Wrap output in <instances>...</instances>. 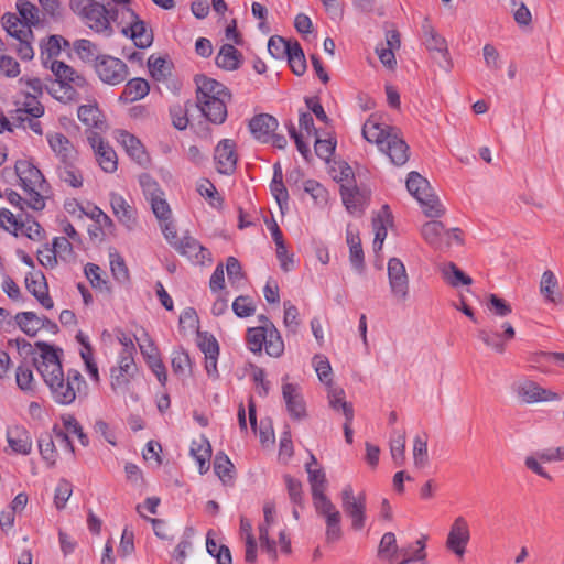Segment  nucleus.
I'll list each match as a JSON object with an SVG mask.
<instances>
[{
	"instance_id": "nucleus-41",
	"label": "nucleus",
	"mask_w": 564,
	"mask_h": 564,
	"mask_svg": "<svg viewBox=\"0 0 564 564\" xmlns=\"http://www.w3.org/2000/svg\"><path fill=\"white\" fill-rule=\"evenodd\" d=\"M216 65L226 70H235L241 63V53L232 44H224L217 56Z\"/></svg>"
},
{
	"instance_id": "nucleus-29",
	"label": "nucleus",
	"mask_w": 564,
	"mask_h": 564,
	"mask_svg": "<svg viewBox=\"0 0 564 564\" xmlns=\"http://www.w3.org/2000/svg\"><path fill=\"white\" fill-rule=\"evenodd\" d=\"M77 160L72 159L57 163L55 167L59 182L72 188H80L84 184V174L76 164Z\"/></svg>"
},
{
	"instance_id": "nucleus-30",
	"label": "nucleus",
	"mask_w": 564,
	"mask_h": 564,
	"mask_svg": "<svg viewBox=\"0 0 564 564\" xmlns=\"http://www.w3.org/2000/svg\"><path fill=\"white\" fill-rule=\"evenodd\" d=\"M278 127V120L269 113L257 115L249 122V129L252 135L263 143L270 141L271 133H273Z\"/></svg>"
},
{
	"instance_id": "nucleus-2",
	"label": "nucleus",
	"mask_w": 564,
	"mask_h": 564,
	"mask_svg": "<svg viewBox=\"0 0 564 564\" xmlns=\"http://www.w3.org/2000/svg\"><path fill=\"white\" fill-rule=\"evenodd\" d=\"M58 83V89L55 90V98L62 102H77L87 98L91 93V87L87 79L69 65L61 61H52L47 65Z\"/></svg>"
},
{
	"instance_id": "nucleus-42",
	"label": "nucleus",
	"mask_w": 564,
	"mask_h": 564,
	"mask_svg": "<svg viewBox=\"0 0 564 564\" xmlns=\"http://www.w3.org/2000/svg\"><path fill=\"white\" fill-rule=\"evenodd\" d=\"M191 454L198 464L199 473H206L209 469V460L212 456L209 442L204 437L194 440L191 445Z\"/></svg>"
},
{
	"instance_id": "nucleus-61",
	"label": "nucleus",
	"mask_w": 564,
	"mask_h": 564,
	"mask_svg": "<svg viewBox=\"0 0 564 564\" xmlns=\"http://www.w3.org/2000/svg\"><path fill=\"white\" fill-rule=\"evenodd\" d=\"M232 311L240 318L252 316L256 312L254 301L250 296L240 295L235 299Z\"/></svg>"
},
{
	"instance_id": "nucleus-24",
	"label": "nucleus",
	"mask_w": 564,
	"mask_h": 564,
	"mask_svg": "<svg viewBox=\"0 0 564 564\" xmlns=\"http://www.w3.org/2000/svg\"><path fill=\"white\" fill-rule=\"evenodd\" d=\"M26 290L39 301L46 310L54 307V302L48 294L46 279L42 272H30L25 276Z\"/></svg>"
},
{
	"instance_id": "nucleus-55",
	"label": "nucleus",
	"mask_w": 564,
	"mask_h": 564,
	"mask_svg": "<svg viewBox=\"0 0 564 564\" xmlns=\"http://www.w3.org/2000/svg\"><path fill=\"white\" fill-rule=\"evenodd\" d=\"M347 243L350 250V262L356 269L364 267V251L358 234L347 229Z\"/></svg>"
},
{
	"instance_id": "nucleus-12",
	"label": "nucleus",
	"mask_w": 564,
	"mask_h": 564,
	"mask_svg": "<svg viewBox=\"0 0 564 564\" xmlns=\"http://www.w3.org/2000/svg\"><path fill=\"white\" fill-rule=\"evenodd\" d=\"M87 140L94 150V154L101 170L106 173H115L118 169V156L112 147L108 142H105L102 137L96 131H89Z\"/></svg>"
},
{
	"instance_id": "nucleus-23",
	"label": "nucleus",
	"mask_w": 564,
	"mask_h": 564,
	"mask_svg": "<svg viewBox=\"0 0 564 564\" xmlns=\"http://www.w3.org/2000/svg\"><path fill=\"white\" fill-rule=\"evenodd\" d=\"M117 140L123 147L127 154L139 165L145 166L150 163V156L143 143L134 134L127 130H119Z\"/></svg>"
},
{
	"instance_id": "nucleus-19",
	"label": "nucleus",
	"mask_w": 564,
	"mask_h": 564,
	"mask_svg": "<svg viewBox=\"0 0 564 564\" xmlns=\"http://www.w3.org/2000/svg\"><path fill=\"white\" fill-rule=\"evenodd\" d=\"M214 160L220 174L230 175L237 166L238 155L236 143L231 139H223L215 148Z\"/></svg>"
},
{
	"instance_id": "nucleus-44",
	"label": "nucleus",
	"mask_w": 564,
	"mask_h": 564,
	"mask_svg": "<svg viewBox=\"0 0 564 564\" xmlns=\"http://www.w3.org/2000/svg\"><path fill=\"white\" fill-rule=\"evenodd\" d=\"M405 431L394 430L390 436V453L395 465L402 466L405 463Z\"/></svg>"
},
{
	"instance_id": "nucleus-10",
	"label": "nucleus",
	"mask_w": 564,
	"mask_h": 564,
	"mask_svg": "<svg viewBox=\"0 0 564 564\" xmlns=\"http://www.w3.org/2000/svg\"><path fill=\"white\" fill-rule=\"evenodd\" d=\"M316 513L325 520V541L334 544L343 538L341 514L328 497L313 502Z\"/></svg>"
},
{
	"instance_id": "nucleus-37",
	"label": "nucleus",
	"mask_w": 564,
	"mask_h": 564,
	"mask_svg": "<svg viewBox=\"0 0 564 564\" xmlns=\"http://www.w3.org/2000/svg\"><path fill=\"white\" fill-rule=\"evenodd\" d=\"M316 465L317 460L315 456L311 455V462L306 464L305 468L308 474V482L311 485L313 502H316L327 497L324 492L326 488L325 473L321 468H313V466Z\"/></svg>"
},
{
	"instance_id": "nucleus-64",
	"label": "nucleus",
	"mask_w": 564,
	"mask_h": 564,
	"mask_svg": "<svg viewBox=\"0 0 564 564\" xmlns=\"http://www.w3.org/2000/svg\"><path fill=\"white\" fill-rule=\"evenodd\" d=\"M139 183L148 200L164 194L158 182L150 174H141Z\"/></svg>"
},
{
	"instance_id": "nucleus-6",
	"label": "nucleus",
	"mask_w": 564,
	"mask_h": 564,
	"mask_svg": "<svg viewBox=\"0 0 564 564\" xmlns=\"http://www.w3.org/2000/svg\"><path fill=\"white\" fill-rule=\"evenodd\" d=\"M1 24L7 33L19 42L17 46L19 57L23 61H31L34 57L31 45L34 35L29 23L23 22L17 14L8 12L1 18Z\"/></svg>"
},
{
	"instance_id": "nucleus-1",
	"label": "nucleus",
	"mask_w": 564,
	"mask_h": 564,
	"mask_svg": "<svg viewBox=\"0 0 564 564\" xmlns=\"http://www.w3.org/2000/svg\"><path fill=\"white\" fill-rule=\"evenodd\" d=\"M41 352L33 359L34 366L41 373L44 382L51 391L53 400L62 405H69L83 389H86V381L76 369H69L64 375L57 350L46 343H37Z\"/></svg>"
},
{
	"instance_id": "nucleus-38",
	"label": "nucleus",
	"mask_w": 564,
	"mask_h": 564,
	"mask_svg": "<svg viewBox=\"0 0 564 564\" xmlns=\"http://www.w3.org/2000/svg\"><path fill=\"white\" fill-rule=\"evenodd\" d=\"M240 536L245 541V561L248 564H256L258 545L252 532L251 521L245 517L240 519Z\"/></svg>"
},
{
	"instance_id": "nucleus-53",
	"label": "nucleus",
	"mask_w": 564,
	"mask_h": 564,
	"mask_svg": "<svg viewBox=\"0 0 564 564\" xmlns=\"http://www.w3.org/2000/svg\"><path fill=\"white\" fill-rule=\"evenodd\" d=\"M19 227V235H23L31 240L40 241L44 238V229L29 215L22 217Z\"/></svg>"
},
{
	"instance_id": "nucleus-60",
	"label": "nucleus",
	"mask_w": 564,
	"mask_h": 564,
	"mask_svg": "<svg viewBox=\"0 0 564 564\" xmlns=\"http://www.w3.org/2000/svg\"><path fill=\"white\" fill-rule=\"evenodd\" d=\"M293 42L286 41L279 35H273L268 42L269 53L276 59L283 58L288 55Z\"/></svg>"
},
{
	"instance_id": "nucleus-5",
	"label": "nucleus",
	"mask_w": 564,
	"mask_h": 564,
	"mask_svg": "<svg viewBox=\"0 0 564 564\" xmlns=\"http://www.w3.org/2000/svg\"><path fill=\"white\" fill-rule=\"evenodd\" d=\"M406 189L417 200L423 214L429 218H440L445 214L437 195H435L429 181L420 173L413 171L408 174Z\"/></svg>"
},
{
	"instance_id": "nucleus-8",
	"label": "nucleus",
	"mask_w": 564,
	"mask_h": 564,
	"mask_svg": "<svg viewBox=\"0 0 564 564\" xmlns=\"http://www.w3.org/2000/svg\"><path fill=\"white\" fill-rule=\"evenodd\" d=\"M421 234L424 240L435 250H447L453 241L462 243L460 230L458 228L446 229L438 220H430L423 224Z\"/></svg>"
},
{
	"instance_id": "nucleus-3",
	"label": "nucleus",
	"mask_w": 564,
	"mask_h": 564,
	"mask_svg": "<svg viewBox=\"0 0 564 564\" xmlns=\"http://www.w3.org/2000/svg\"><path fill=\"white\" fill-rule=\"evenodd\" d=\"M72 11L80 18L91 31L109 37L113 34L111 21L113 12L96 0H69Z\"/></svg>"
},
{
	"instance_id": "nucleus-56",
	"label": "nucleus",
	"mask_w": 564,
	"mask_h": 564,
	"mask_svg": "<svg viewBox=\"0 0 564 564\" xmlns=\"http://www.w3.org/2000/svg\"><path fill=\"white\" fill-rule=\"evenodd\" d=\"M345 398H346V394L341 388L336 387L334 384H329V387H327V400H328L329 406L334 411H341L344 415H345L346 406L354 409L352 404L347 402Z\"/></svg>"
},
{
	"instance_id": "nucleus-57",
	"label": "nucleus",
	"mask_w": 564,
	"mask_h": 564,
	"mask_svg": "<svg viewBox=\"0 0 564 564\" xmlns=\"http://www.w3.org/2000/svg\"><path fill=\"white\" fill-rule=\"evenodd\" d=\"M61 422L68 435H76L83 446H87L89 444L88 436L84 433L80 423L73 414H63L61 416Z\"/></svg>"
},
{
	"instance_id": "nucleus-46",
	"label": "nucleus",
	"mask_w": 564,
	"mask_h": 564,
	"mask_svg": "<svg viewBox=\"0 0 564 564\" xmlns=\"http://www.w3.org/2000/svg\"><path fill=\"white\" fill-rule=\"evenodd\" d=\"M378 556L393 563L399 556V547L394 533L387 532L382 535L379 547Z\"/></svg>"
},
{
	"instance_id": "nucleus-9",
	"label": "nucleus",
	"mask_w": 564,
	"mask_h": 564,
	"mask_svg": "<svg viewBox=\"0 0 564 564\" xmlns=\"http://www.w3.org/2000/svg\"><path fill=\"white\" fill-rule=\"evenodd\" d=\"M341 508L346 516L351 520V529L360 531L366 524V495L365 492L354 494L351 485H346L341 492Z\"/></svg>"
},
{
	"instance_id": "nucleus-17",
	"label": "nucleus",
	"mask_w": 564,
	"mask_h": 564,
	"mask_svg": "<svg viewBox=\"0 0 564 564\" xmlns=\"http://www.w3.org/2000/svg\"><path fill=\"white\" fill-rule=\"evenodd\" d=\"M388 278L392 295L399 301H405L409 295V276L400 259L391 258L388 261Z\"/></svg>"
},
{
	"instance_id": "nucleus-49",
	"label": "nucleus",
	"mask_w": 564,
	"mask_h": 564,
	"mask_svg": "<svg viewBox=\"0 0 564 564\" xmlns=\"http://www.w3.org/2000/svg\"><path fill=\"white\" fill-rule=\"evenodd\" d=\"M39 97L40 96L25 95L24 93H21L18 100L15 101V104L20 106L19 111L25 112L32 116L34 119L43 116L44 107L39 101Z\"/></svg>"
},
{
	"instance_id": "nucleus-36",
	"label": "nucleus",
	"mask_w": 564,
	"mask_h": 564,
	"mask_svg": "<svg viewBox=\"0 0 564 564\" xmlns=\"http://www.w3.org/2000/svg\"><path fill=\"white\" fill-rule=\"evenodd\" d=\"M7 441L11 449L21 455H29L32 451V437L23 426H13L7 432Z\"/></svg>"
},
{
	"instance_id": "nucleus-35",
	"label": "nucleus",
	"mask_w": 564,
	"mask_h": 564,
	"mask_svg": "<svg viewBox=\"0 0 564 564\" xmlns=\"http://www.w3.org/2000/svg\"><path fill=\"white\" fill-rule=\"evenodd\" d=\"M231 98H215L209 101L197 102V107L203 116L215 124H221L227 118V104Z\"/></svg>"
},
{
	"instance_id": "nucleus-20",
	"label": "nucleus",
	"mask_w": 564,
	"mask_h": 564,
	"mask_svg": "<svg viewBox=\"0 0 564 564\" xmlns=\"http://www.w3.org/2000/svg\"><path fill=\"white\" fill-rule=\"evenodd\" d=\"M264 520L259 524V541L262 550L273 560L278 558L276 542L271 539L270 530L275 523V508L273 503L263 507Z\"/></svg>"
},
{
	"instance_id": "nucleus-28",
	"label": "nucleus",
	"mask_w": 564,
	"mask_h": 564,
	"mask_svg": "<svg viewBox=\"0 0 564 564\" xmlns=\"http://www.w3.org/2000/svg\"><path fill=\"white\" fill-rule=\"evenodd\" d=\"M174 249L196 263H204L206 260L210 261L212 259L210 252L198 240L188 235L183 236Z\"/></svg>"
},
{
	"instance_id": "nucleus-62",
	"label": "nucleus",
	"mask_w": 564,
	"mask_h": 564,
	"mask_svg": "<svg viewBox=\"0 0 564 564\" xmlns=\"http://www.w3.org/2000/svg\"><path fill=\"white\" fill-rule=\"evenodd\" d=\"M22 215H14L7 208L0 209V226L8 232L19 236V226L22 219Z\"/></svg>"
},
{
	"instance_id": "nucleus-32",
	"label": "nucleus",
	"mask_w": 564,
	"mask_h": 564,
	"mask_svg": "<svg viewBox=\"0 0 564 564\" xmlns=\"http://www.w3.org/2000/svg\"><path fill=\"white\" fill-rule=\"evenodd\" d=\"M384 152L391 160V162L398 166L405 164L409 160V145L399 135L398 129L391 133L390 138L384 143Z\"/></svg>"
},
{
	"instance_id": "nucleus-45",
	"label": "nucleus",
	"mask_w": 564,
	"mask_h": 564,
	"mask_svg": "<svg viewBox=\"0 0 564 564\" xmlns=\"http://www.w3.org/2000/svg\"><path fill=\"white\" fill-rule=\"evenodd\" d=\"M74 51L84 63L96 64L98 54V46L89 40L79 39L74 42Z\"/></svg>"
},
{
	"instance_id": "nucleus-59",
	"label": "nucleus",
	"mask_w": 564,
	"mask_h": 564,
	"mask_svg": "<svg viewBox=\"0 0 564 564\" xmlns=\"http://www.w3.org/2000/svg\"><path fill=\"white\" fill-rule=\"evenodd\" d=\"M17 10L19 12V18L29 23L30 28L39 23V9L36 6L31 3L28 0H18L17 1Z\"/></svg>"
},
{
	"instance_id": "nucleus-34",
	"label": "nucleus",
	"mask_w": 564,
	"mask_h": 564,
	"mask_svg": "<svg viewBox=\"0 0 564 564\" xmlns=\"http://www.w3.org/2000/svg\"><path fill=\"white\" fill-rule=\"evenodd\" d=\"M386 46L381 44L376 47V53L380 62L388 68L393 69L397 61L394 56V51L399 50L401 46L400 33L398 30H389L386 33Z\"/></svg>"
},
{
	"instance_id": "nucleus-31",
	"label": "nucleus",
	"mask_w": 564,
	"mask_h": 564,
	"mask_svg": "<svg viewBox=\"0 0 564 564\" xmlns=\"http://www.w3.org/2000/svg\"><path fill=\"white\" fill-rule=\"evenodd\" d=\"M110 205L113 215L118 221L121 223L128 229H133L137 225V213L135 209L119 194H110Z\"/></svg>"
},
{
	"instance_id": "nucleus-63",
	"label": "nucleus",
	"mask_w": 564,
	"mask_h": 564,
	"mask_svg": "<svg viewBox=\"0 0 564 564\" xmlns=\"http://www.w3.org/2000/svg\"><path fill=\"white\" fill-rule=\"evenodd\" d=\"M487 308L492 315L498 317L508 316L512 312L511 305L496 294L488 296Z\"/></svg>"
},
{
	"instance_id": "nucleus-51",
	"label": "nucleus",
	"mask_w": 564,
	"mask_h": 564,
	"mask_svg": "<svg viewBox=\"0 0 564 564\" xmlns=\"http://www.w3.org/2000/svg\"><path fill=\"white\" fill-rule=\"evenodd\" d=\"M286 57L292 72L296 76H301L305 73L306 59L304 52L297 41H293V45L291 46Z\"/></svg>"
},
{
	"instance_id": "nucleus-33",
	"label": "nucleus",
	"mask_w": 564,
	"mask_h": 564,
	"mask_svg": "<svg viewBox=\"0 0 564 564\" xmlns=\"http://www.w3.org/2000/svg\"><path fill=\"white\" fill-rule=\"evenodd\" d=\"M540 293L546 303L561 305L564 302V296L560 289L558 280L554 272L551 270L544 271L541 276Z\"/></svg>"
},
{
	"instance_id": "nucleus-50",
	"label": "nucleus",
	"mask_w": 564,
	"mask_h": 564,
	"mask_svg": "<svg viewBox=\"0 0 564 564\" xmlns=\"http://www.w3.org/2000/svg\"><path fill=\"white\" fill-rule=\"evenodd\" d=\"M15 382L20 390L28 394H34L36 383L32 369L26 365H19L15 370Z\"/></svg>"
},
{
	"instance_id": "nucleus-18",
	"label": "nucleus",
	"mask_w": 564,
	"mask_h": 564,
	"mask_svg": "<svg viewBox=\"0 0 564 564\" xmlns=\"http://www.w3.org/2000/svg\"><path fill=\"white\" fill-rule=\"evenodd\" d=\"M137 367L133 356L120 355L119 365L110 371L111 388L116 393H126L129 390L131 379L134 377Z\"/></svg>"
},
{
	"instance_id": "nucleus-43",
	"label": "nucleus",
	"mask_w": 564,
	"mask_h": 564,
	"mask_svg": "<svg viewBox=\"0 0 564 564\" xmlns=\"http://www.w3.org/2000/svg\"><path fill=\"white\" fill-rule=\"evenodd\" d=\"M443 279L453 288L470 285L473 280L465 274L454 262L445 263L441 267Z\"/></svg>"
},
{
	"instance_id": "nucleus-21",
	"label": "nucleus",
	"mask_w": 564,
	"mask_h": 564,
	"mask_svg": "<svg viewBox=\"0 0 564 564\" xmlns=\"http://www.w3.org/2000/svg\"><path fill=\"white\" fill-rule=\"evenodd\" d=\"M194 82L197 87L196 102L209 101L217 97L231 98V94L225 85L206 75H196Z\"/></svg>"
},
{
	"instance_id": "nucleus-11",
	"label": "nucleus",
	"mask_w": 564,
	"mask_h": 564,
	"mask_svg": "<svg viewBox=\"0 0 564 564\" xmlns=\"http://www.w3.org/2000/svg\"><path fill=\"white\" fill-rule=\"evenodd\" d=\"M94 69L101 82L112 86L123 83L129 75L123 61L107 54H101L97 58Z\"/></svg>"
},
{
	"instance_id": "nucleus-7",
	"label": "nucleus",
	"mask_w": 564,
	"mask_h": 564,
	"mask_svg": "<svg viewBox=\"0 0 564 564\" xmlns=\"http://www.w3.org/2000/svg\"><path fill=\"white\" fill-rule=\"evenodd\" d=\"M246 339L252 352H261L264 348L270 357L278 358L284 351V343L278 329L250 327L247 330Z\"/></svg>"
},
{
	"instance_id": "nucleus-25",
	"label": "nucleus",
	"mask_w": 564,
	"mask_h": 564,
	"mask_svg": "<svg viewBox=\"0 0 564 564\" xmlns=\"http://www.w3.org/2000/svg\"><path fill=\"white\" fill-rule=\"evenodd\" d=\"M502 333H498L492 329H481L478 333V337L486 346L492 348L499 354H503L506 350V344L514 338L516 330L508 322L502 324Z\"/></svg>"
},
{
	"instance_id": "nucleus-13",
	"label": "nucleus",
	"mask_w": 564,
	"mask_h": 564,
	"mask_svg": "<svg viewBox=\"0 0 564 564\" xmlns=\"http://www.w3.org/2000/svg\"><path fill=\"white\" fill-rule=\"evenodd\" d=\"M517 398L525 404L556 401L560 395L532 380H522L513 387Z\"/></svg>"
},
{
	"instance_id": "nucleus-58",
	"label": "nucleus",
	"mask_w": 564,
	"mask_h": 564,
	"mask_svg": "<svg viewBox=\"0 0 564 564\" xmlns=\"http://www.w3.org/2000/svg\"><path fill=\"white\" fill-rule=\"evenodd\" d=\"M148 67H149L151 76L155 80H163L171 73V67H170L169 62L163 57H155L154 55H151L149 57Z\"/></svg>"
},
{
	"instance_id": "nucleus-27",
	"label": "nucleus",
	"mask_w": 564,
	"mask_h": 564,
	"mask_svg": "<svg viewBox=\"0 0 564 564\" xmlns=\"http://www.w3.org/2000/svg\"><path fill=\"white\" fill-rule=\"evenodd\" d=\"M46 141L50 145V149L57 158V163L72 159H78V151L70 142V140L62 132H47Z\"/></svg>"
},
{
	"instance_id": "nucleus-52",
	"label": "nucleus",
	"mask_w": 564,
	"mask_h": 564,
	"mask_svg": "<svg viewBox=\"0 0 564 564\" xmlns=\"http://www.w3.org/2000/svg\"><path fill=\"white\" fill-rule=\"evenodd\" d=\"M273 170H274V173H273L272 182L270 184V189H271L272 195L275 197L278 204L280 205V207H282V204H286L289 195H288V191L283 183V174H282L281 165L279 163H275L273 166Z\"/></svg>"
},
{
	"instance_id": "nucleus-54",
	"label": "nucleus",
	"mask_w": 564,
	"mask_h": 564,
	"mask_svg": "<svg viewBox=\"0 0 564 564\" xmlns=\"http://www.w3.org/2000/svg\"><path fill=\"white\" fill-rule=\"evenodd\" d=\"M340 194L343 202L349 212H354L361 206L364 196L355 185L341 184Z\"/></svg>"
},
{
	"instance_id": "nucleus-39",
	"label": "nucleus",
	"mask_w": 564,
	"mask_h": 564,
	"mask_svg": "<svg viewBox=\"0 0 564 564\" xmlns=\"http://www.w3.org/2000/svg\"><path fill=\"white\" fill-rule=\"evenodd\" d=\"M150 91V85L144 78H132L123 88L119 99L123 102H133L144 98Z\"/></svg>"
},
{
	"instance_id": "nucleus-26",
	"label": "nucleus",
	"mask_w": 564,
	"mask_h": 564,
	"mask_svg": "<svg viewBox=\"0 0 564 564\" xmlns=\"http://www.w3.org/2000/svg\"><path fill=\"white\" fill-rule=\"evenodd\" d=\"M397 128L383 126L379 119L371 115L362 127V137L371 143H376L380 150H384V143Z\"/></svg>"
},
{
	"instance_id": "nucleus-48",
	"label": "nucleus",
	"mask_w": 564,
	"mask_h": 564,
	"mask_svg": "<svg viewBox=\"0 0 564 564\" xmlns=\"http://www.w3.org/2000/svg\"><path fill=\"white\" fill-rule=\"evenodd\" d=\"M15 322L28 336H35L41 329L40 316L34 312H21L15 315Z\"/></svg>"
},
{
	"instance_id": "nucleus-40",
	"label": "nucleus",
	"mask_w": 564,
	"mask_h": 564,
	"mask_svg": "<svg viewBox=\"0 0 564 564\" xmlns=\"http://www.w3.org/2000/svg\"><path fill=\"white\" fill-rule=\"evenodd\" d=\"M77 117L80 122L89 128L102 130L106 126L102 113L96 101L93 104L79 106L77 110Z\"/></svg>"
},
{
	"instance_id": "nucleus-16",
	"label": "nucleus",
	"mask_w": 564,
	"mask_h": 564,
	"mask_svg": "<svg viewBox=\"0 0 564 564\" xmlns=\"http://www.w3.org/2000/svg\"><path fill=\"white\" fill-rule=\"evenodd\" d=\"M470 540V530L467 520L459 516L454 519L446 539V549L456 556L463 557Z\"/></svg>"
},
{
	"instance_id": "nucleus-22",
	"label": "nucleus",
	"mask_w": 564,
	"mask_h": 564,
	"mask_svg": "<svg viewBox=\"0 0 564 564\" xmlns=\"http://www.w3.org/2000/svg\"><path fill=\"white\" fill-rule=\"evenodd\" d=\"M282 395L292 419L302 420L307 416L305 401L299 384L283 382Z\"/></svg>"
},
{
	"instance_id": "nucleus-15",
	"label": "nucleus",
	"mask_w": 564,
	"mask_h": 564,
	"mask_svg": "<svg viewBox=\"0 0 564 564\" xmlns=\"http://www.w3.org/2000/svg\"><path fill=\"white\" fill-rule=\"evenodd\" d=\"M128 14V26L122 29V33L129 36L139 48H148L153 43V31L140 17L131 9H126Z\"/></svg>"
},
{
	"instance_id": "nucleus-47",
	"label": "nucleus",
	"mask_w": 564,
	"mask_h": 564,
	"mask_svg": "<svg viewBox=\"0 0 564 564\" xmlns=\"http://www.w3.org/2000/svg\"><path fill=\"white\" fill-rule=\"evenodd\" d=\"M39 451L48 467L55 466L58 458V452L56 449L55 441L52 434L45 433L40 436Z\"/></svg>"
},
{
	"instance_id": "nucleus-4",
	"label": "nucleus",
	"mask_w": 564,
	"mask_h": 564,
	"mask_svg": "<svg viewBox=\"0 0 564 564\" xmlns=\"http://www.w3.org/2000/svg\"><path fill=\"white\" fill-rule=\"evenodd\" d=\"M15 174L20 185L28 196L26 205L34 210H42L45 207V192L47 184L37 166L31 161L19 160L14 165Z\"/></svg>"
},
{
	"instance_id": "nucleus-14",
	"label": "nucleus",
	"mask_w": 564,
	"mask_h": 564,
	"mask_svg": "<svg viewBox=\"0 0 564 564\" xmlns=\"http://www.w3.org/2000/svg\"><path fill=\"white\" fill-rule=\"evenodd\" d=\"M422 43L433 56L438 54L444 58L446 63L444 67L446 70L452 68L453 63L449 56L447 41L435 30L429 19H424L422 23Z\"/></svg>"
}]
</instances>
